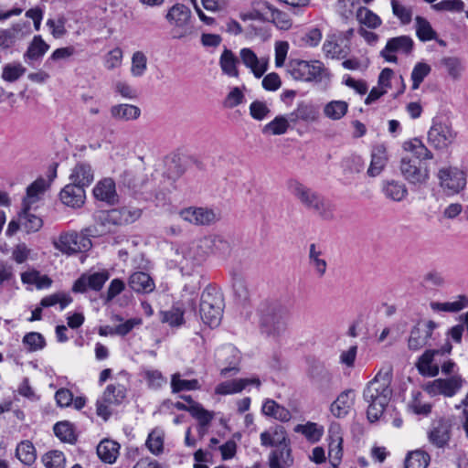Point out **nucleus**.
Returning <instances> with one entry per match:
<instances>
[{
	"mask_svg": "<svg viewBox=\"0 0 468 468\" xmlns=\"http://www.w3.org/2000/svg\"><path fill=\"white\" fill-rule=\"evenodd\" d=\"M309 377L312 384L323 393L332 390L334 386L332 373L322 364L314 363L310 367Z\"/></svg>",
	"mask_w": 468,
	"mask_h": 468,
	"instance_id": "17",
	"label": "nucleus"
},
{
	"mask_svg": "<svg viewBox=\"0 0 468 468\" xmlns=\"http://www.w3.org/2000/svg\"><path fill=\"white\" fill-rule=\"evenodd\" d=\"M319 115L318 110L315 106L302 102L298 105L297 109L289 114L290 122H297L302 120L304 122H314Z\"/></svg>",
	"mask_w": 468,
	"mask_h": 468,
	"instance_id": "39",
	"label": "nucleus"
},
{
	"mask_svg": "<svg viewBox=\"0 0 468 468\" xmlns=\"http://www.w3.org/2000/svg\"><path fill=\"white\" fill-rule=\"evenodd\" d=\"M95 172L90 164L78 162L70 170L69 182L87 187L94 181Z\"/></svg>",
	"mask_w": 468,
	"mask_h": 468,
	"instance_id": "20",
	"label": "nucleus"
},
{
	"mask_svg": "<svg viewBox=\"0 0 468 468\" xmlns=\"http://www.w3.org/2000/svg\"><path fill=\"white\" fill-rule=\"evenodd\" d=\"M431 69L424 62H418L411 72L412 89L417 90L423 80L430 74Z\"/></svg>",
	"mask_w": 468,
	"mask_h": 468,
	"instance_id": "63",
	"label": "nucleus"
},
{
	"mask_svg": "<svg viewBox=\"0 0 468 468\" xmlns=\"http://www.w3.org/2000/svg\"><path fill=\"white\" fill-rule=\"evenodd\" d=\"M343 172L346 176H351L359 174L365 169V162L358 155H352L342 162Z\"/></svg>",
	"mask_w": 468,
	"mask_h": 468,
	"instance_id": "51",
	"label": "nucleus"
},
{
	"mask_svg": "<svg viewBox=\"0 0 468 468\" xmlns=\"http://www.w3.org/2000/svg\"><path fill=\"white\" fill-rule=\"evenodd\" d=\"M180 217L197 226L209 225L220 219L218 212L207 207H187L180 211Z\"/></svg>",
	"mask_w": 468,
	"mask_h": 468,
	"instance_id": "14",
	"label": "nucleus"
},
{
	"mask_svg": "<svg viewBox=\"0 0 468 468\" xmlns=\"http://www.w3.org/2000/svg\"><path fill=\"white\" fill-rule=\"evenodd\" d=\"M93 195L96 199L108 204H114L118 201L115 183L110 177L103 178L96 184L93 188Z\"/></svg>",
	"mask_w": 468,
	"mask_h": 468,
	"instance_id": "26",
	"label": "nucleus"
},
{
	"mask_svg": "<svg viewBox=\"0 0 468 468\" xmlns=\"http://www.w3.org/2000/svg\"><path fill=\"white\" fill-rule=\"evenodd\" d=\"M249 385H255L259 388L261 380L258 378H250L225 381L217 386L215 392L219 395L235 394L242 391Z\"/></svg>",
	"mask_w": 468,
	"mask_h": 468,
	"instance_id": "25",
	"label": "nucleus"
},
{
	"mask_svg": "<svg viewBox=\"0 0 468 468\" xmlns=\"http://www.w3.org/2000/svg\"><path fill=\"white\" fill-rule=\"evenodd\" d=\"M218 357L219 360L224 358L229 363L228 367L221 368V376L226 377L229 372L237 373L239 371L237 366L239 360V354L234 346H227L222 347L218 352Z\"/></svg>",
	"mask_w": 468,
	"mask_h": 468,
	"instance_id": "31",
	"label": "nucleus"
},
{
	"mask_svg": "<svg viewBox=\"0 0 468 468\" xmlns=\"http://www.w3.org/2000/svg\"><path fill=\"white\" fill-rule=\"evenodd\" d=\"M127 389L120 383L110 384L106 387L102 396L97 400L96 413L99 417L107 420L112 415L110 407L120 405L126 398Z\"/></svg>",
	"mask_w": 468,
	"mask_h": 468,
	"instance_id": "9",
	"label": "nucleus"
},
{
	"mask_svg": "<svg viewBox=\"0 0 468 468\" xmlns=\"http://www.w3.org/2000/svg\"><path fill=\"white\" fill-rule=\"evenodd\" d=\"M171 388L173 393L185 390H196L200 388L197 379H182L179 373H175L171 378Z\"/></svg>",
	"mask_w": 468,
	"mask_h": 468,
	"instance_id": "49",
	"label": "nucleus"
},
{
	"mask_svg": "<svg viewBox=\"0 0 468 468\" xmlns=\"http://www.w3.org/2000/svg\"><path fill=\"white\" fill-rule=\"evenodd\" d=\"M437 177L442 191L448 196L460 193L466 186L465 174L456 167H442L439 169Z\"/></svg>",
	"mask_w": 468,
	"mask_h": 468,
	"instance_id": "10",
	"label": "nucleus"
},
{
	"mask_svg": "<svg viewBox=\"0 0 468 468\" xmlns=\"http://www.w3.org/2000/svg\"><path fill=\"white\" fill-rule=\"evenodd\" d=\"M261 442L267 447H281L289 443L285 430L282 426L275 427L271 431L261 433Z\"/></svg>",
	"mask_w": 468,
	"mask_h": 468,
	"instance_id": "37",
	"label": "nucleus"
},
{
	"mask_svg": "<svg viewBox=\"0 0 468 468\" xmlns=\"http://www.w3.org/2000/svg\"><path fill=\"white\" fill-rule=\"evenodd\" d=\"M146 446L153 454H161L164 451V431L157 429L152 431L146 440Z\"/></svg>",
	"mask_w": 468,
	"mask_h": 468,
	"instance_id": "53",
	"label": "nucleus"
},
{
	"mask_svg": "<svg viewBox=\"0 0 468 468\" xmlns=\"http://www.w3.org/2000/svg\"><path fill=\"white\" fill-rule=\"evenodd\" d=\"M392 14L399 20L403 26L410 24L413 16V10L411 6L405 5L398 0H391L390 2Z\"/></svg>",
	"mask_w": 468,
	"mask_h": 468,
	"instance_id": "47",
	"label": "nucleus"
},
{
	"mask_svg": "<svg viewBox=\"0 0 468 468\" xmlns=\"http://www.w3.org/2000/svg\"><path fill=\"white\" fill-rule=\"evenodd\" d=\"M72 302V298L69 293L57 292L51 295L44 297L41 302V307H50L57 303H59L60 309L63 310Z\"/></svg>",
	"mask_w": 468,
	"mask_h": 468,
	"instance_id": "55",
	"label": "nucleus"
},
{
	"mask_svg": "<svg viewBox=\"0 0 468 468\" xmlns=\"http://www.w3.org/2000/svg\"><path fill=\"white\" fill-rule=\"evenodd\" d=\"M414 47L413 39L410 36H399L391 37L388 40L385 48L381 51V56L388 62H397V57L390 53L401 52L406 55L411 53Z\"/></svg>",
	"mask_w": 468,
	"mask_h": 468,
	"instance_id": "16",
	"label": "nucleus"
},
{
	"mask_svg": "<svg viewBox=\"0 0 468 468\" xmlns=\"http://www.w3.org/2000/svg\"><path fill=\"white\" fill-rule=\"evenodd\" d=\"M392 369L381 368L365 387L363 399L367 404V416L370 422L377 421L383 415L392 396Z\"/></svg>",
	"mask_w": 468,
	"mask_h": 468,
	"instance_id": "1",
	"label": "nucleus"
},
{
	"mask_svg": "<svg viewBox=\"0 0 468 468\" xmlns=\"http://www.w3.org/2000/svg\"><path fill=\"white\" fill-rule=\"evenodd\" d=\"M455 137L456 133L447 121L439 118L433 119L432 125L428 132L430 144L437 149H445L452 144Z\"/></svg>",
	"mask_w": 468,
	"mask_h": 468,
	"instance_id": "11",
	"label": "nucleus"
},
{
	"mask_svg": "<svg viewBox=\"0 0 468 468\" xmlns=\"http://www.w3.org/2000/svg\"><path fill=\"white\" fill-rule=\"evenodd\" d=\"M294 431L303 434L313 442L319 441L323 434L322 428L314 422H308L304 425L299 424L294 428Z\"/></svg>",
	"mask_w": 468,
	"mask_h": 468,
	"instance_id": "57",
	"label": "nucleus"
},
{
	"mask_svg": "<svg viewBox=\"0 0 468 468\" xmlns=\"http://www.w3.org/2000/svg\"><path fill=\"white\" fill-rule=\"evenodd\" d=\"M416 36L422 42L437 39V33L431 23L420 16L415 17Z\"/></svg>",
	"mask_w": 468,
	"mask_h": 468,
	"instance_id": "43",
	"label": "nucleus"
},
{
	"mask_svg": "<svg viewBox=\"0 0 468 468\" xmlns=\"http://www.w3.org/2000/svg\"><path fill=\"white\" fill-rule=\"evenodd\" d=\"M271 468H288L293 463V458L291 454L289 443L281 446L280 449L273 451L269 457Z\"/></svg>",
	"mask_w": 468,
	"mask_h": 468,
	"instance_id": "35",
	"label": "nucleus"
},
{
	"mask_svg": "<svg viewBox=\"0 0 468 468\" xmlns=\"http://www.w3.org/2000/svg\"><path fill=\"white\" fill-rule=\"evenodd\" d=\"M430 305L435 312L457 313L468 306V298L465 295H458L453 302H431Z\"/></svg>",
	"mask_w": 468,
	"mask_h": 468,
	"instance_id": "41",
	"label": "nucleus"
},
{
	"mask_svg": "<svg viewBox=\"0 0 468 468\" xmlns=\"http://www.w3.org/2000/svg\"><path fill=\"white\" fill-rule=\"evenodd\" d=\"M239 59L229 49H225L219 58V66L224 74L229 77L238 78L239 69L237 68Z\"/></svg>",
	"mask_w": 468,
	"mask_h": 468,
	"instance_id": "40",
	"label": "nucleus"
},
{
	"mask_svg": "<svg viewBox=\"0 0 468 468\" xmlns=\"http://www.w3.org/2000/svg\"><path fill=\"white\" fill-rule=\"evenodd\" d=\"M49 46L42 39L41 36H35L25 53V58L37 60L48 50Z\"/></svg>",
	"mask_w": 468,
	"mask_h": 468,
	"instance_id": "44",
	"label": "nucleus"
},
{
	"mask_svg": "<svg viewBox=\"0 0 468 468\" xmlns=\"http://www.w3.org/2000/svg\"><path fill=\"white\" fill-rule=\"evenodd\" d=\"M289 192L306 209L324 220L335 219V205L324 197L296 179L287 182Z\"/></svg>",
	"mask_w": 468,
	"mask_h": 468,
	"instance_id": "3",
	"label": "nucleus"
},
{
	"mask_svg": "<svg viewBox=\"0 0 468 468\" xmlns=\"http://www.w3.org/2000/svg\"><path fill=\"white\" fill-rule=\"evenodd\" d=\"M19 220L27 232H37L43 225L42 219L37 215L31 213L28 209H25L19 215Z\"/></svg>",
	"mask_w": 468,
	"mask_h": 468,
	"instance_id": "50",
	"label": "nucleus"
},
{
	"mask_svg": "<svg viewBox=\"0 0 468 468\" xmlns=\"http://www.w3.org/2000/svg\"><path fill=\"white\" fill-rule=\"evenodd\" d=\"M16 454V457L26 465L32 464L37 458L35 447L28 441H22L17 445Z\"/></svg>",
	"mask_w": 468,
	"mask_h": 468,
	"instance_id": "48",
	"label": "nucleus"
},
{
	"mask_svg": "<svg viewBox=\"0 0 468 468\" xmlns=\"http://www.w3.org/2000/svg\"><path fill=\"white\" fill-rule=\"evenodd\" d=\"M289 121L290 120L286 119L284 116H277L274 120L264 126L263 133L273 135L283 134L288 130Z\"/></svg>",
	"mask_w": 468,
	"mask_h": 468,
	"instance_id": "56",
	"label": "nucleus"
},
{
	"mask_svg": "<svg viewBox=\"0 0 468 468\" xmlns=\"http://www.w3.org/2000/svg\"><path fill=\"white\" fill-rule=\"evenodd\" d=\"M132 290L136 292L148 293L154 291L155 285L149 274L137 271L133 273L128 282Z\"/></svg>",
	"mask_w": 468,
	"mask_h": 468,
	"instance_id": "34",
	"label": "nucleus"
},
{
	"mask_svg": "<svg viewBox=\"0 0 468 468\" xmlns=\"http://www.w3.org/2000/svg\"><path fill=\"white\" fill-rule=\"evenodd\" d=\"M348 110V103L345 101H332L325 104L324 114L334 121L343 118Z\"/></svg>",
	"mask_w": 468,
	"mask_h": 468,
	"instance_id": "45",
	"label": "nucleus"
},
{
	"mask_svg": "<svg viewBox=\"0 0 468 468\" xmlns=\"http://www.w3.org/2000/svg\"><path fill=\"white\" fill-rule=\"evenodd\" d=\"M260 332L268 337L277 338L287 328V311L275 302H262L257 308Z\"/></svg>",
	"mask_w": 468,
	"mask_h": 468,
	"instance_id": "4",
	"label": "nucleus"
},
{
	"mask_svg": "<svg viewBox=\"0 0 468 468\" xmlns=\"http://www.w3.org/2000/svg\"><path fill=\"white\" fill-rule=\"evenodd\" d=\"M52 243L57 250L68 255L88 250L91 247L89 238L76 232L63 233Z\"/></svg>",
	"mask_w": 468,
	"mask_h": 468,
	"instance_id": "12",
	"label": "nucleus"
},
{
	"mask_svg": "<svg viewBox=\"0 0 468 468\" xmlns=\"http://www.w3.org/2000/svg\"><path fill=\"white\" fill-rule=\"evenodd\" d=\"M141 217V210L129 207H123L118 209L111 210L105 217V219L114 224L122 225L134 222Z\"/></svg>",
	"mask_w": 468,
	"mask_h": 468,
	"instance_id": "28",
	"label": "nucleus"
},
{
	"mask_svg": "<svg viewBox=\"0 0 468 468\" xmlns=\"http://www.w3.org/2000/svg\"><path fill=\"white\" fill-rule=\"evenodd\" d=\"M109 278L110 273L107 270L96 272H84L74 282L72 292L76 293H84L88 290L99 292L103 288Z\"/></svg>",
	"mask_w": 468,
	"mask_h": 468,
	"instance_id": "13",
	"label": "nucleus"
},
{
	"mask_svg": "<svg viewBox=\"0 0 468 468\" xmlns=\"http://www.w3.org/2000/svg\"><path fill=\"white\" fill-rule=\"evenodd\" d=\"M354 402V392L351 389L343 391L331 405V412L336 418L347 415Z\"/></svg>",
	"mask_w": 468,
	"mask_h": 468,
	"instance_id": "33",
	"label": "nucleus"
},
{
	"mask_svg": "<svg viewBox=\"0 0 468 468\" xmlns=\"http://www.w3.org/2000/svg\"><path fill=\"white\" fill-rule=\"evenodd\" d=\"M382 192L384 196L394 202H401L408 196V188L402 182L388 180L383 182Z\"/></svg>",
	"mask_w": 468,
	"mask_h": 468,
	"instance_id": "32",
	"label": "nucleus"
},
{
	"mask_svg": "<svg viewBox=\"0 0 468 468\" xmlns=\"http://www.w3.org/2000/svg\"><path fill=\"white\" fill-rule=\"evenodd\" d=\"M437 353L436 350H427L420 356L416 367L421 375L434 377L439 373L438 367L431 365L433 356Z\"/></svg>",
	"mask_w": 468,
	"mask_h": 468,
	"instance_id": "42",
	"label": "nucleus"
},
{
	"mask_svg": "<svg viewBox=\"0 0 468 468\" xmlns=\"http://www.w3.org/2000/svg\"><path fill=\"white\" fill-rule=\"evenodd\" d=\"M54 433L62 441L72 443L76 440L73 426L69 421H60L55 424Z\"/></svg>",
	"mask_w": 468,
	"mask_h": 468,
	"instance_id": "54",
	"label": "nucleus"
},
{
	"mask_svg": "<svg viewBox=\"0 0 468 468\" xmlns=\"http://www.w3.org/2000/svg\"><path fill=\"white\" fill-rule=\"evenodd\" d=\"M388 161L387 148L383 144L373 147L371 152V162L367 174L370 177H376L381 174Z\"/></svg>",
	"mask_w": 468,
	"mask_h": 468,
	"instance_id": "27",
	"label": "nucleus"
},
{
	"mask_svg": "<svg viewBox=\"0 0 468 468\" xmlns=\"http://www.w3.org/2000/svg\"><path fill=\"white\" fill-rule=\"evenodd\" d=\"M322 49L326 58L342 59L348 55L350 47L347 43L342 42L338 38L337 34L334 33L326 37Z\"/></svg>",
	"mask_w": 468,
	"mask_h": 468,
	"instance_id": "19",
	"label": "nucleus"
},
{
	"mask_svg": "<svg viewBox=\"0 0 468 468\" xmlns=\"http://www.w3.org/2000/svg\"><path fill=\"white\" fill-rule=\"evenodd\" d=\"M462 387V378L454 376L450 378H438L433 380L427 389L432 394H441L446 397H452Z\"/></svg>",
	"mask_w": 468,
	"mask_h": 468,
	"instance_id": "21",
	"label": "nucleus"
},
{
	"mask_svg": "<svg viewBox=\"0 0 468 468\" xmlns=\"http://www.w3.org/2000/svg\"><path fill=\"white\" fill-rule=\"evenodd\" d=\"M452 425L445 420H440L431 425L428 432L429 441L438 448L444 447L451 439Z\"/></svg>",
	"mask_w": 468,
	"mask_h": 468,
	"instance_id": "22",
	"label": "nucleus"
},
{
	"mask_svg": "<svg viewBox=\"0 0 468 468\" xmlns=\"http://www.w3.org/2000/svg\"><path fill=\"white\" fill-rule=\"evenodd\" d=\"M120 445L112 440H103L97 446L99 458L108 463H113L119 455Z\"/></svg>",
	"mask_w": 468,
	"mask_h": 468,
	"instance_id": "38",
	"label": "nucleus"
},
{
	"mask_svg": "<svg viewBox=\"0 0 468 468\" xmlns=\"http://www.w3.org/2000/svg\"><path fill=\"white\" fill-rule=\"evenodd\" d=\"M436 324L432 321L420 322L410 331L408 346L412 351H417L427 345L431 337Z\"/></svg>",
	"mask_w": 468,
	"mask_h": 468,
	"instance_id": "15",
	"label": "nucleus"
},
{
	"mask_svg": "<svg viewBox=\"0 0 468 468\" xmlns=\"http://www.w3.org/2000/svg\"><path fill=\"white\" fill-rule=\"evenodd\" d=\"M191 17L190 8L184 4L176 3L168 8L165 18L174 39L184 38L192 33Z\"/></svg>",
	"mask_w": 468,
	"mask_h": 468,
	"instance_id": "6",
	"label": "nucleus"
},
{
	"mask_svg": "<svg viewBox=\"0 0 468 468\" xmlns=\"http://www.w3.org/2000/svg\"><path fill=\"white\" fill-rule=\"evenodd\" d=\"M197 263L202 262L209 254L227 257L231 251V245L225 238L218 235L204 237L191 249Z\"/></svg>",
	"mask_w": 468,
	"mask_h": 468,
	"instance_id": "7",
	"label": "nucleus"
},
{
	"mask_svg": "<svg viewBox=\"0 0 468 468\" xmlns=\"http://www.w3.org/2000/svg\"><path fill=\"white\" fill-rule=\"evenodd\" d=\"M343 439L340 428L336 425L329 429L328 456L331 464L335 468L341 462L343 455Z\"/></svg>",
	"mask_w": 468,
	"mask_h": 468,
	"instance_id": "23",
	"label": "nucleus"
},
{
	"mask_svg": "<svg viewBox=\"0 0 468 468\" xmlns=\"http://www.w3.org/2000/svg\"><path fill=\"white\" fill-rule=\"evenodd\" d=\"M259 7L270 13V18H268V20L273 23L279 29L289 30L292 27V21L287 13L275 8L265 1L260 3Z\"/></svg>",
	"mask_w": 468,
	"mask_h": 468,
	"instance_id": "29",
	"label": "nucleus"
},
{
	"mask_svg": "<svg viewBox=\"0 0 468 468\" xmlns=\"http://www.w3.org/2000/svg\"><path fill=\"white\" fill-rule=\"evenodd\" d=\"M308 260L316 275L322 278L326 273L327 262L323 250L314 243L309 246Z\"/></svg>",
	"mask_w": 468,
	"mask_h": 468,
	"instance_id": "30",
	"label": "nucleus"
},
{
	"mask_svg": "<svg viewBox=\"0 0 468 468\" xmlns=\"http://www.w3.org/2000/svg\"><path fill=\"white\" fill-rule=\"evenodd\" d=\"M288 71L294 80L307 82H319L328 75L326 68L319 60H292Z\"/></svg>",
	"mask_w": 468,
	"mask_h": 468,
	"instance_id": "8",
	"label": "nucleus"
},
{
	"mask_svg": "<svg viewBox=\"0 0 468 468\" xmlns=\"http://www.w3.org/2000/svg\"><path fill=\"white\" fill-rule=\"evenodd\" d=\"M59 199L67 207H81L86 199L85 187L69 182L61 189Z\"/></svg>",
	"mask_w": 468,
	"mask_h": 468,
	"instance_id": "18",
	"label": "nucleus"
},
{
	"mask_svg": "<svg viewBox=\"0 0 468 468\" xmlns=\"http://www.w3.org/2000/svg\"><path fill=\"white\" fill-rule=\"evenodd\" d=\"M23 344L27 346L29 352H36L45 347L46 342L43 335L37 332L27 333L23 337Z\"/></svg>",
	"mask_w": 468,
	"mask_h": 468,
	"instance_id": "61",
	"label": "nucleus"
},
{
	"mask_svg": "<svg viewBox=\"0 0 468 468\" xmlns=\"http://www.w3.org/2000/svg\"><path fill=\"white\" fill-rule=\"evenodd\" d=\"M356 18L360 24L375 29L382 24L381 18L370 9L361 6L356 11Z\"/></svg>",
	"mask_w": 468,
	"mask_h": 468,
	"instance_id": "46",
	"label": "nucleus"
},
{
	"mask_svg": "<svg viewBox=\"0 0 468 468\" xmlns=\"http://www.w3.org/2000/svg\"><path fill=\"white\" fill-rule=\"evenodd\" d=\"M441 64L446 69L449 76L453 80H458L461 77L463 67L458 58L445 57L441 58Z\"/></svg>",
	"mask_w": 468,
	"mask_h": 468,
	"instance_id": "62",
	"label": "nucleus"
},
{
	"mask_svg": "<svg viewBox=\"0 0 468 468\" xmlns=\"http://www.w3.org/2000/svg\"><path fill=\"white\" fill-rule=\"evenodd\" d=\"M403 147L414 156L406 155L401 158L399 164L401 176L410 185L418 186L426 185L430 178V171L428 167L421 165L420 159H431L432 153L419 139L404 143Z\"/></svg>",
	"mask_w": 468,
	"mask_h": 468,
	"instance_id": "2",
	"label": "nucleus"
},
{
	"mask_svg": "<svg viewBox=\"0 0 468 468\" xmlns=\"http://www.w3.org/2000/svg\"><path fill=\"white\" fill-rule=\"evenodd\" d=\"M183 311L179 307H172L168 311L161 312L160 319L170 325H180L183 323Z\"/></svg>",
	"mask_w": 468,
	"mask_h": 468,
	"instance_id": "64",
	"label": "nucleus"
},
{
	"mask_svg": "<svg viewBox=\"0 0 468 468\" xmlns=\"http://www.w3.org/2000/svg\"><path fill=\"white\" fill-rule=\"evenodd\" d=\"M464 2L462 0H442L431 5V8L436 12L461 13L464 10Z\"/></svg>",
	"mask_w": 468,
	"mask_h": 468,
	"instance_id": "59",
	"label": "nucleus"
},
{
	"mask_svg": "<svg viewBox=\"0 0 468 468\" xmlns=\"http://www.w3.org/2000/svg\"><path fill=\"white\" fill-rule=\"evenodd\" d=\"M430 456L422 451L410 452L405 459V468H426Z\"/></svg>",
	"mask_w": 468,
	"mask_h": 468,
	"instance_id": "52",
	"label": "nucleus"
},
{
	"mask_svg": "<svg viewBox=\"0 0 468 468\" xmlns=\"http://www.w3.org/2000/svg\"><path fill=\"white\" fill-rule=\"evenodd\" d=\"M42 462L46 468H65L66 458L62 452L55 450L47 452Z\"/></svg>",
	"mask_w": 468,
	"mask_h": 468,
	"instance_id": "60",
	"label": "nucleus"
},
{
	"mask_svg": "<svg viewBox=\"0 0 468 468\" xmlns=\"http://www.w3.org/2000/svg\"><path fill=\"white\" fill-rule=\"evenodd\" d=\"M224 308L223 295L218 289L207 286L201 294L199 314L204 324L210 327L219 325Z\"/></svg>",
	"mask_w": 468,
	"mask_h": 468,
	"instance_id": "5",
	"label": "nucleus"
},
{
	"mask_svg": "<svg viewBox=\"0 0 468 468\" xmlns=\"http://www.w3.org/2000/svg\"><path fill=\"white\" fill-rule=\"evenodd\" d=\"M242 63L249 68L256 78H261L268 69V61L265 58H259L257 55L248 48L239 52Z\"/></svg>",
	"mask_w": 468,
	"mask_h": 468,
	"instance_id": "24",
	"label": "nucleus"
},
{
	"mask_svg": "<svg viewBox=\"0 0 468 468\" xmlns=\"http://www.w3.org/2000/svg\"><path fill=\"white\" fill-rule=\"evenodd\" d=\"M147 69V58L142 51H135L132 57L131 73L133 77H141Z\"/></svg>",
	"mask_w": 468,
	"mask_h": 468,
	"instance_id": "58",
	"label": "nucleus"
},
{
	"mask_svg": "<svg viewBox=\"0 0 468 468\" xmlns=\"http://www.w3.org/2000/svg\"><path fill=\"white\" fill-rule=\"evenodd\" d=\"M110 112L114 120L129 122L138 119L141 110L132 104H117L111 107Z\"/></svg>",
	"mask_w": 468,
	"mask_h": 468,
	"instance_id": "36",
	"label": "nucleus"
}]
</instances>
